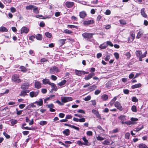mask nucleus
Masks as SVG:
<instances>
[{"label": "nucleus", "mask_w": 148, "mask_h": 148, "mask_svg": "<svg viewBox=\"0 0 148 148\" xmlns=\"http://www.w3.org/2000/svg\"><path fill=\"white\" fill-rule=\"evenodd\" d=\"M19 75L18 74H14L13 75L12 79L14 82L16 83H19L21 82V81L19 79Z\"/></svg>", "instance_id": "obj_4"}, {"label": "nucleus", "mask_w": 148, "mask_h": 148, "mask_svg": "<svg viewBox=\"0 0 148 148\" xmlns=\"http://www.w3.org/2000/svg\"><path fill=\"white\" fill-rule=\"evenodd\" d=\"M114 105L115 107L120 111H122L123 110V108L121 103L118 101H116L114 103Z\"/></svg>", "instance_id": "obj_6"}, {"label": "nucleus", "mask_w": 148, "mask_h": 148, "mask_svg": "<svg viewBox=\"0 0 148 148\" xmlns=\"http://www.w3.org/2000/svg\"><path fill=\"white\" fill-rule=\"evenodd\" d=\"M82 140L84 142V143H83L84 145L87 146H88L90 145V144L88 142V140L86 139L85 137H83Z\"/></svg>", "instance_id": "obj_17"}, {"label": "nucleus", "mask_w": 148, "mask_h": 148, "mask_svg": "<svg viewBox=\"0 0 148 148\" xmlns=\"http://www.w3.org/2000/svg\"><path fill=\"white\" fill-rule=\"evenodd\" d=\"M3 134L7 138H9L10 137V136L9 135L7 134L6 132H4L3 133Z\"/></svg>", "instance_id": "obj_59"}, {"label": "nucleus", "mask_w": 148, "mask_h": 148, "mask_svg": "<svg viewBox=\"0 0 148 148\" xmlns=\"http://www.w3.org/2000/svg\"><path fill=\"white\" fill-rule=\"evenodd\" d=\"M45 35L48 38H51L52 36V34L49 32H46L45 33Z\"/></svg>", "instance_id": "obj_42"}, {"label": "nucleus", "mask_w": 148, "mask_h": 148, "mask_svg": "<svg viewBox=\"0 0 148 148\" xmlns=\"http://www.w3.org/2000/svg\"><path fill=\"white\" fill-rule=\"evenodd\" d=\"M86 134L88 136H91L92 135V132L91 131H88L87 132Z\"/></svg>", "instance_id": "obj_64"}, {"label": "nucleus", "mask_w": 148, "mask_h": 148, "mask_svg": "<svg viewBox=\"0 0 148 148\" xmlns=\"http://www.w3.org/2000/svg\"><path fill=\"white\" fill-rule=\"evenodd\" d=\"M51 79L55 81L57 79V77L55 75H52L51 76Z\"/></svg>", "instance_id": "obj_58"}, {"label": "nucleus", "mask_w": 148, "mask_h": 148, "mask_svg": "<svg viewBox=\"0 0 148 148\" xmlns=\"http://www.w3.org/2000/svg\"><path fill=\"white\" fill-rule=\"evenodd\" d=\"M143 31H139L138 33L136 38H140L141 37V36L143 34Z\"/></svg>", "instance_id": "obj_33"}, {"label": "nucleus", "mask_w": 148, "mask_h": 148, "mask_svg": "<svg viewBox=\"0 0 148 148\" xmlns=\"http://www.w3.org/2000/svg\"><path fill=\"white\" fill-rule=\"evenodd\" d=\"M39 90H38L36 91H32L29 93L30 96L32 97H36L38 95Z\"/></svg>", "instance_id": "obj_9"}, {"label": "nucleus", "mask_w": 148, "mask_h": 148, "mask_svg": "<svg viewBox=\"0 0 148 148\" xmlns=\"http://www.w3.org/2000/svg\"><path fill=\"white\" fill-rule=\"evenodd\" d=\"M0 31L1 32H7L8 29L6 27L2 26L0 27Z\"/></svg>", "instance_id": "obj_28"}, {"label": "nucleus", "mask_w": 148, "mask_h": 148, "mask_svg": "<svg viewBox=\"0 0 148 148\" xmlns=\"http://www.w3.org/2000/svg\"><path fill=\"white\" fill-rule=\"evenodd\" d=\"M95 75V73L93 72H92L89 74L87 76L85 77L84 78V79L86 80H88L92 78L93 76Z\"/></svg>", "instance_id": "obj_11"}, {"label": "nucleus", "mask_w": 148, "mask_h": 148, "mask_svg": "<svg viewBox=\"0 0 148 148\" xmlns=\"http://www.w3.org/2000/svg\"><path fill=\"white\" fill-rule=\"evenodd\" d=\"M47 106L48 108H49V109L54 107V105L52 103L48 104Z\"/></svg>", "instance_id": "obj_46"}, {"label": "nucleus", "mask_w": 148, "mask_h": 148, "mask_svg": "<svg viewBox=\"0 0 148 148\" xmlns=\"http://www.w3.org/2000/svg\"><path fill=\"white\" fill-rule=\"evenodd\" d=\"M91 97L90 96H88L86 97H85L84 100L85 101H88L90 100L91 99Z\"/></svg>", "instance_id": "obj_56"}, {"label": "nucleus", "mask_w": 148, "mask_h": 148, "mask_svg": "<svg viewBox=\"0 0 148 148\" xmlns=\"http://www.w3.org/2000/svg\"><path fill=\"white\" fill-rule=\"evenodd\" d=\"M84 71H78L77 70L75 71V74L78 76H80L82 75H84Z\"/></svg>", "instance_id": "obj_18"}, {"label": "nucleus", "mask_w": 148, "mask_h": 148, "mask_svg": "<svg viewBox=\"0 0 148 148\" xmlns=\"http://www.w3.org/2000/svg\"><path fill=\"white\" fill-rule=\"evenodd\" d=\"M118 118L121 120L125 121L126 120V116L124 115H121Z\"/></svg>", "instance_id": "obj_27"}, {"label": "nucleus", "mask_w": 148, "mask_h": 148, "mask_svg": "<svg viewBox=\"0 0 148 148\" xmlns=\"http://www.w3.org/2000/svg\"><path fill=\"white\" fill-rule=\"evenodd\" d=\"M108 98V96L106 94H103L101 96V99L104 101H106Z\"/></svg>", "instance_id": "obj_25"}, {"label": "nucleus", "mask_w": 148, "mask_h": 148, "mask_svg": "<svg viewBox=\"0 0 148 148\" xmlns=\"http://www.w3.org/2000/svg\"><path fill=\"white\" fill-rule=\"evenodd\" d=\"M35 104H36L37 105L39 106H41L43 104V101L42 99H40L39 101H36L34 102Z\"/></svg>", "instance_id": "obj_22"}, {"label": "nucleus", "mask_w": 148, "mask_h": 148, "mask_svg": "<svg viewBox=\"0 0 148 148\" xmlns=\"http://www.w3.org/2000/svg\"><path fill=\"white\" fill-rule=\"evenodd\" d=\"M139 148H148V147L145 144L140 143L138 145Z\"/></svg>", "instance_id": "obj_26"}, {"label": "nucleus", "mask_w": 148, "mask_h": 148, "mask_svg": "<svg viewBox=\"0 0 148 148\" xmlns=\"http://www.w3.org/2000/svg\"><path fill=\"white\" fill-rule=\"evenodd\" d=\"M107 47V45L106 44H102L100 45L99 46V47L102 49H106Z\"/></svg>", "instance_id": "obj_32"}, {"label": "nucleus", "mask_w": 148, "mask_h": 148, "mask_svg": "<svg viewBox=\"0 0 148 148\" xmlns=\"http://www.w3.org/2000/svg\"><path fill=\"white\" fill-rule=\"evenodd\" d=\"M94 34L85 32L82 34V36L85 39L90 41V39L92 38L93 35Z\"/></svg>", "instance_id": "obj_3"}, {"label": "nucleus", "mask_w": 148, "mask_h": 148, "mask_svg": "<svg viewBox=\"0 0 148 148\" xmlns=\"http://www.w3.org/2000/svg\"><path fill=\"white\" fill-rule=\"evenodd\" d=\"M130 120L131 122H132L133 123V124L135 123L134 121H136L138 120V119L136 118L132 117L131 118Z\"/></svg>", "instance_id": "obj_47"}, {"label": "nucleus", "mask_w": 148, "mask_h": 148, "mask_svg": "<svg viewBox=\"0 0 148 148\" xmlns=\"http://www.w3.org/2000/svg\"><path fill=\"white\" fill-rule=\"evenodd\" d=\"M143 128V126H142V127H137L136 128H134V131H135V132H138V131H140V130L142 129Z\"/></svg>", "instance_id": "obj_37"}, {"label": "nucleus", "mask_w": 148, "mask_h": 148, "mask_svg": "<svg viewBox=\"0 0 148 148\" xmlns=\"http://www.w3.org/2000/svg\"><path fill=\"white\" fill-rule=\"evenodd\" d=\"M35 7V6L32 5H27L26 7L27 10H32Z\"/></svg>", "instance_id": "obj_31"}, {"label": "nucleus", "mask_w": 148, "mask_h": 148, "mask_svg": "<svg viewBox=\"0 0 148 148\" xmlns=\"http://www.w3.org/2000/svg\"><path fill=\"white\" fill-rule=\"evenodd\" d=\"M21 128L23 130H35L34 128V127L31 128L29 127H21Z\"/></svg>", "instance_id": "obj_30"}, {"label": "nucleus", "mask_w": 148, "mask_h": 148, "mask_svg": "<svg viewBox=\"0 0 148 148\" xmlns=\"http://www.w3.org/2000/svg\"><path fill=\"white\" fill-rule=\"evenodd\" d=\"M132 111L133 112H136L137 110L136 109V107L134 105L132 106L131 108Z\"/></svg>", "instance_id": "obj_44"}, {"label": "nucleus", "mask_w": 148, "mask_h": 148, "mask_svg": "<svg viewBox=\"0 0 148 148\" xmlns=\"http://www.w3.org/2000/svg\"><path fill=\"white\" fill-rule=\"evenodd\" d=\"M141 86V84L140 83H139L132 85L131 86V88L132 89H134L136 88L140 87Z\"/></svg>", "instance_id": "obj_19"}, {"label": "nucleus", "mask_w": 148, "mask_h": 148, "mask_svg": "<svg viewBox=\"0 0 148 148\" xmlns=\"http://www.w3.org/2000/svg\"><path fill=\"white\" fill-rule=\"evenodd\" d=\"M125 124H126L128 125H130L132 124H133V123L132 122H131V121H125Z\"/></svg>", "instance_id": "obj_54"}, {"label": "nucleus", "mask_w": 148, "mask_h": 148, "mask_svg": "<svg viewBox=\"0 0 148 148\" xmlns=\"http://www.w3.org/2000/svg\"><path fill=\"white\" fill-rule=\"evenodd\" d=\"M96 88V86L95 85H94L92 86H90L88 88V90L90 91H92L94 90L95 88Z\"/></svg>", "instance_id": "obj_29"}, {"label": "nucleus", "mask_w": 148, "mask_h": 148, "mask_svg": "<svg viewBox=\"0 0 148 148\" xmlns=\"http://www.w3.org/2000/svg\"><path fill=\"white\" fill-rule=\"evenodd\" d=\"M130 136V133L129 132H127L126 133L125 135V138L126 139H129V137Z\"/></svg>", "instance_id": "obj_51"}, {"label": "nucleus", "mask_w": 148, "mask_h": 148, "mask_svg": "<svg viewBox=\"0 0 148 148\" xmlns=\"http://www.w3.org/2000/svg\"><path fill=\"white\" fill-rule=\"evenodd\" d=\"M125 55L127 57V58L128 59H129L131 56L130 53L129 52H127L126 53Z\"/></svg>", "instance_id": "obj_49"}, {"label": "nucleus", "mask_w": 148, "mask_h": 148, "mask_svg": "<svg viewBox=\"0 0 148 148\" xmlns=\"http://www.w3.org/2000/svg\"><path fill=\"white\" fill-rule=\"evenodd\" d=\"M63 133L64 135L66 136H68L69 135L70 132L69 129H66L64 130L63 132Z\"/></svg>", "instance_id": "obj_21"}, {"label": "nucleus", "mask_w": 148, "mask_h": 148, "mask_svg": "<svg viewBox=\"0 0 148 148\" xmlns=\"http://www.w3.org/2000/svg\"><path fill=\"white\" fill-rule=\"evenodd\" d=\"M85 121V119L84 118L79 119V122H84Z\"/></svg>", "instance_id": "obj_63"}, {"label": "nucleus", "mask_w": 148, "mask_h": 148, "mask_svg": "<svg viewBox=\"0 0 148 148\" xmlns=\"http://www.w3.org/2000/svg\"><path fill=\"white\" fill-rule=\"evenodd\" d=\"M106 45H108L110 46L111 47L113 46V45L110 41H107L106 42Z\"/></svg>", "instance_id": "obj_53"}, {"label": "nucleus", "mask_w": 148, "mask_h": 148, "mask_svg": "<svg viewBox=\"0 0 148 148\" xmlns=\"http://www.w3.org/2000/svg\"><path fill=\"white\" fill-rule=\"evenodd\" d=\"M114 55L116 59H118L119 58V55L118 53L115 52L114 53Z\"/></svg>", "instance_id": "obj_57"}, {"label": "nucleus", "mask_w": 148, "mask_h": 148, "mask_svg": "<svg viewBox=\"0 0 148 148\" xmlns=\"http://www.w3.org/2000/svg\"><path fill=\"white\" fill-rule=\"evenodd\" d=\"M47 123V122L45 121H40V124L42 126L46 125Z\"/></svg>", "instance_id": "obj_43"}, {"label": "nucleus", "mask_w": 148, "mask_h": 148, "mask_svg": "<svg viewBox=\"0 0 148 148\" xmlns=\"http://www.w3.org/2000/svg\"><path fill=\"white\" fill-rule=\"evenodd\" d=\"M29 53L30 55L32 56H34L35 55V53L34 51L32 50H29Z\"/></svg>", "instance_id": "obj_60"}, {"label": "nucleus", "mask_w": 148, "mask_h": 148, "mask_svg": "<svg viewBox=\"0 0 148 148\" xmlns=\"http://www.w3.org/2000/svg\"><path fill=\"white\" fill-rule=\"evenodd\" d=\"M3 1L5 4H6L7 5L11 2V0H3Z\"/></svg>", "instance_id": "obj_48"}, {"label": "nucleus", "mask_w": 148, "mask_h": 148, "mask_svg": "<svg viewBox=\"0 0 148 148\" xmlns=\"http://www.w3.org/2000/svg\"><path fill=\"white\" fill-rule=\"evenodd\" d=\"M145 8H143L140 11V13L141 15L143 17L145 18H146L147 17V14L145 13Z\"/></svg>", "instance_id": "obj_20"}, {"label": "nucleus", "mask_w": 148, "mask_h": 148, "mask_svg": "<svg viewBox=\"0 0 148 148\" xmlns=\"http://www.w3.org/2000/svg\"><path fill=\"white\" fill-rule=\"evenodd\" d=\"M135 54L137 57L139 58V60L140 61H142V58H143L142 53L141 51H136L135 52Z\"/></svg>", "instance_id": "obj_7"}, {"label": "nucleus", "mask_w": 148, "mask_h": 148, "mask_svg": "<svg viewBox=\"0 0 148 148\" xmlns=\"http://www.w3.org/2000/svg\"><path fill=\"white\" fill-rule=\"evenodd\" d=\"M119 22L122 25H125L126 23V21L123 19L120 20H119Z\"/></svg>", "instance_id": "obj_41"}, {"label": "nucleus", "mask_w": 148, "mask_h": 148, "mask_svg": "<svg viewBox=\"0 0 148 148\" xmlns=\"http://www.w3.org/2000/svg\"><path fill=\"white\" fill-rule=\"evenodd\" d=\"M36 39L38 40H41L42 39V35L40 34H38L36 36Z\"/></svg>", "instance_id": "obj_36"}, {"label": "nucleus", "mask_w": 148, "mask_h": 148, "mask_svg": "<svg viewBox=\"0 0 148 148\" xmlns=\"http://www.w3.org/2000/svg\"><path fill=\"white\" fill-rule=\"evenodd\" d=\"M43 83L45 85L47 84L50 85L52 88V89L55 90L57 91V87L55 84H54L51 83L49 81V80L48 79H44L42 80Z\"/></svg>", "instance_id": "obj_1"}, {"label": "nucleus", "mask_w": 148, "mask_h": 148, "mask_svg": "<svg viewBox=\"0 0 148 148\" xmlns=\"http://www.w3.org/2000/svg\"><path fill=\"white\" fill-rule=\"evenodd\" d=\"M59 71L58 67L54 66L51 67L49 70V73L50 74H56Z\"/></svg>", "instance_id": "obj_2"}, {"label": "nucleus", "mask_w": 148, "mask_h": 148, "mask_svg": "<svg viewBox=\"0 0 148 148\" xmlns=\"http://www.w3.org/2000/svg\"><path fill=\"white\" fill-rule=\"evenodd\" d=\"M63 32L65 33L68 34H71L73 33V32L72 31L67 29L64 30Z\"/></svg>", "instance_id": "obj_40"}, {"label": "nucleus", "mask_w": 148, "mask_h": 148, "mask_svg": "<svg viewBox=\"0 0 148 148\" xmlns=\"http://www.w3.org/2000/svg\"><path fill=\"white\" fill-rule=\"evenodd\" d=\"M86 12L84 11H82L79 12V16L81 18L84 19L87 16Z\"/></svg>", "instance_id": "obj_10"}, {"label": "nucleus", "mask_w": 148, "mask_h": 148, "mask_svg": "<svg viewBox=\"0 0 148 148\" xmlns=\"http://www.w3.org/2000/svg\"><path fill=\"white\" fill-rule=\"evenodd\" d=\"M29 31V29L26 27H23L21 29V33H27Z\"/></svg>", "instance_id": "obj_15"}, {"label": "nucleus", "mask_w": 148, "mask_h": 148, "mask_svg": "<svg viewBox=\"0 0 148 148\" xmlns=\"http://www.w3.org/2000/svg\"><path fill=\"white\" fill-rule=\"evenodd\" d=\"M70 127L72 128H73L74 129H75V130L77 131H79V128L78 127H77L73 125H70Z\"/></svg>", "instance_id": "obj_55"}, {"label": "nucleus", "mask_w": 148, "mask_h": 148, "mask_svg": "<svg viewBox=\"0 0 148 148\" xmlns=\"http://www.w3.org/2000/svg\"><path fill=\"white\" fill-rule=\"evenodd\" d=\"M67 26L70 28H75L76 29H77L78 28V27L77 26H75L73 25H68Z\"/></svg>", "instance_id": "obj_45"}, {"label": "nucleus", "mask_w": 148, "mask_h": 148, "mask_svg": "<svg viewBox=\"0 0 148 148\" xmlns=\"http://www.w3.org/2000/svg\"><path fill=\"white\" fill-rule=\"evenodd\" d=\"M20 69H21V71L24 72H25L27 71V70L26 68L24 66H21L20 67Z\"/></svg>", "instance_id": "obj_38"}, {"label": "nucleus", "mask_w": 148, "mask_h": 148, "mask_svg": "<svg viewBox=\"0 0 148 148\" xmlns=\"http://www.w3.org/2000/svg\"><path fill=\"white\" fill-rule=\"evenodd\" d=\"M72 116L70 115H66L65 118L67 120V119H70L72 118Z\"/></svg>", "instance_id": "obj_61"}, {"label": "nucleus", "mask_w": 148, "mask_h": 148, "mask_svg": "<svg viewBox=\"0 0 148 148\" xmlns=\"http://www.w3.org/2000/svg\"><path fill=\"white\" fill-rule=\"evenodd\" d=\"M34 86L36 88L39 89L41 88V84L38 81H36L34 83Z\"/></svg>", "instance_id": "obj_13"}, {"label": "nucleus", "mask_w": 148, "mask_h": 148, "mask_svg": "<svg viewBox=\"0 0 148 148\" xmlns=\"http://www.w3.org/2000/svg\"><path fill=\"white\" fill-rule=\"evenodd\" d=\"M27 95L26 92L25 90H22L21 91L20 95L21 96H23L25 97V96Z\"/></svg>", "instance_id": "obj_34"}, {"label": "nucleus", "mask_w": 148, "mask_h": 148, "mask_svg": "<svg viewBox=\"0 0 148 148\" xmlns=\"http://www.w3.org/2000/svg\"><path fill=\"white\" fill-rule=\"evenodd\" d=\"M66 82V81L65 80H64L58 83V85L60 86H63V85L65 84Z\"/></svg>", "instance_id": "obj_35"}, {"label": "nucleus", "mask_w": 148, "mask_h": 148, "mask_svg": "<svg viewBox=\"0 0 148 148\" xmlns=\"http://www.w3.org/2000/svg\"><path fill=\"white\" fill-rule=\"evenodd\" d=\"M33 9V12L34 13L37 14L39 12V11L38 10V8L37 7H35Z\"/></svg>", "instance_id": "obj_52"}, {"label": "nucleus", "mask_w": 148, "mask_h": 148, "mask_svg": "<svg viewBox=\"0 0 148 148\" xmlns=\"http://www.w3.org/2000/svg\"><path fill=\"white\" fill-rule=\"evenodd\" d=\"M18 122V121L16 120L13 119L11 121V125L13 126L15 124L17 123Z\"/></svg>", "instance_id": "obj_39"}, {"label": "nucleus", "mask_w": 148, "mask_h": 148, "mask_svg": "<svg viewBox=\"0 0 148 148\" xmlns=\"http://www.w3.org/2000/svg\"><path fill=\"white\" fill-rule=\"evenodd\" d=\"M66 40V39H61L58 40L60 46H62L64 45Z\"/></svg>", "instance_id": "obj_16"}, {"label": "nucleus", "mask_w": 148, "mask_h": 148, "mask_svg": "<svg viewBox=\"0 0 148 148\" xmlns=\"http://www.w3.org/2000/svg\"><path fill=\"white\" fill-rule=\"evenodd\" d=\"M62 101L63 103H66L72 101L73 99L72 97H61Z\"/></svg>", "instance_id": "obj_5"}, {"label": "nucleus", "mask_w": 148, "mask_h": 148, "mask_svg": "<svg viewBox=\"0 0 148 148\" xmlns=\"http://www.w3.org/2000/svg\"><path fill=\"white\" fill-rule=\"evenodd\" d=\"M95 22L93 20L91 19L89 20L84 21L83 22V24L85 26H88L89 25L93 24Z\"/></svg>", "instance_id": "obj_8"}, {"label": "nucleus", "mask_w": 148, "mask_h": 148, "mask_svg": "<svg viewBox=\"0 0 148 148\" xmlns=\"http://www.w3.org/2000/svg\"><path fill=\"white\" fill-rule=\"evenodd\" d=\"M111 56L112 55L110 54L107 55L105 58V56L103 57L104 59L106 61H108L110 58Z\"/></svg>", "instance_id": "obj_24"}, {"label": "nucleus", "mask_w": 148, "mask_h": 148, "mask_svg": "<svg viewBox=\"0 0 148 148\" xmlns=\"http://www.w3.org/2000/svg\"><path fill=\"white\" fill-rule=\"evenodd\" d=\"M74 4V3L73 2L67 1L65 3V5L66 7L69 8H71L72 7Z\"/></svg>", "instance_id": "obj_14"}, {"label": "nucleus", "mask_w": 148, "mask_h": 148, "mask_svg": "<svg viewBox=\"0 0 148 148\" xmlns=\"http://www.w3.org/2000/svg\"><path fill=\"white\" fill-rule=\"evenodd\" d=\"M92 112L96 115L97 118L100 119H101V116L97 111L93 109L92 110Z\"/></svg>", "instance_id": "obj_12"}, {"label": "nucleus", "mask_w": 148, "mask_h": 148, "mask_svg": "<svg viewBox=\"0 0 148 148\" xmlns=\"http://www.w3.org/2000/svg\"><path fill=\"white\" fill-rule=\"evenodd\" d=\"M110 143V142L108 140H104L103 143V144L105 145H109Z\"/></svg>", "instance_id": "obj_50"}, {"label": "nucleus", "mask_w": 148, "mask_h": 148, "mask_svg": "<svg viewBox=\"0 0 148 148\" xmlns=\"http://www.w3.org/2000/svg\"><path fill=\"white\" fill-rule=\"evenodd\" d=\"M132 101L134 102H136L138 101V99L135 97L132 98Z\"/></svg>", "instance_id": "obj_62"}, {"label": "nucleus", "mask_w": 148, "mask_h": 148, "mask_svg": "<svg viewBox=\"0 0 148 148\" xmlns=\"http://www.w3.org/2000/svg\"><path fill=\"white\" fill-rule=\"evenodd\" d=\"M29 84H24L21 86V88L23 90H25L28 88Z\"/></svg>", "instance_id": "obj_23"}]
</instances>
